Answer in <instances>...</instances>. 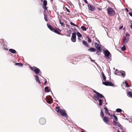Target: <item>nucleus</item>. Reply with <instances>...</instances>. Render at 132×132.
Returning a JSON list of instances; mask_svg holds the SVG:
<instances>
[{
    "mask_svg": "<svg viewBox=\"0 0 132 132\" xmlns=\"http://www.w3.org/2000/svg\"><path fill=\"white\" fill-rule=\"evenodd\" d=\"M89 9V11L88 12H89V10L92 11H94L95 10V9Z\"/></svg>",
    "mask_w": 132,
    "mask_h": 132,
    "instance_id": "79ce46f5",
    "label": "nucleus"
},
{
    "mask_svg": "<svg viewBox=\"0 0 132 132\" xmlns=\"http://www.w3.org/2000/svg\"><path fill=\"white\" fill-rule=\"evenodd\" d=\"M103 97L105 98L104 96L102 94L98 93L97 95L94 94L93 95V98L95 101H98L100 98Z\"/></svg>",
    "mask_w": 132,
    "mask_h": 132,
    "instance_id": "f03ea898",
    "label": "nucleus"
},
{
    "mask_svg": "<svg viewBox=\"0 0 132 132\" xmlns=\"http://www.w3.org/2000/svg\"><path fill=\"white\" fill-rule=\"evenodd\" d=\"M123 45L121 48V50L123 51H125L126 50V48L125 46V45Z\"/></svg>",
    "mask_w": 132,
    "mask_h": 132,
    "instance_id": "cd10ccee",
    "label": "nucleus"
},
{
    "mask_svg": "<svg viewBox=\"0 0 132 132\" xmlns=\"http://www.w3.org/2000/svg\"><path fill=\"white\" fill-rule=\"evenodd\" d=\"M122 129V132H125V131L123 130V129H122V128H121Z\"/></svg>",
    "mask_w": 132,
    "mask_h": 132,
    "instance_id": "864d4df0",
    "label": "nucleus"
},
{
    "mask_svg": "<svg viewBox=\"0 0 132 132\" xmlns=\"http://www.w3.org/2000/svg\"><path fill=\"white\" fill-rule=\"evenodd\" d=\"M123 27V26H121L120 27L119 29H122Z\"/></svg>",
    "mask_w": 132,
    "mask_h": 132,
    "instance_id": "8fccbe9b",
    "label": "nucleus"
},
{
    "mask_svg": "<svg viewBox=\"0 0 132 132\" xmlns=\"http://www.w3.org/2000/svg\"><path fill=\"white\" fill-rule=\"evenodd\" d=\"M99 11H101L102 10V9H98Z\"/></svg>",
    "mask_w": 132,
    "mask_h": 132,
    "instance_id": "bf43d9fd",
    "label": "nucleus"
},
{
    "mask_svg": "<svg viewBox=\"0 0 132 132\" xmlns=\"http://www.w3.org/2000/svg\"><path fill=\"white\" fill-rule=\"evenodd\" d=\"M118 132H120V131L119 130H118Z\"/></svg>",
    "mask_w": 132,
    "mask_h": 132,
    "instance_id": "e2e57ef3",
    "label": "nucleus"
},
{
    "mask_svg": "<svg viewBox=\"0 0 132 132\" xmlns=\"http://www.w3.org/2000/svg\"><path fill=\"white\" fill-rule=\"evenodd\" d=\"M104 54L105 56L108 57V59H111V56L110 52L107 50L104 51Z\"/></svg>",
    "mask_w": 132,
    "mask_h": 132,
    "instance_id": "423d86ee",
    "label": "nucleus"
},
{
    "mask_svg": "<svg viewBox=\"0 0 132 132\" xmlns=\"http://www.w3.org/2000/svg\"><path fill=\"white\" fill-rule=\"evenodd\" d=\"M117 69L116 70V71H117Z\"/></svg>",
    "mask_w": 132,
    "mask_h": 132,
    "instance_id": "0e129e2a",
    "label": "nucleus"
},
{
    "mask_svg": "<svg viewBox=\"0 0 132 132\" xmlns=\"http://www.w3.org/2000/svg\"><path fill=\"white\" fill-rule=\"evenodd\" d=\"M45 92H50V90L48 88V87L46 86L45 88Z\"/></svg>",
    "mask_w": 132,
    "mask_h": 132,
    "instance_id": "5701e85b",
    "label": "nucleus"
},
{
    "mask_svg": "<svg viewBox=\"0 0 132 132\" xmlns=\"http://www.w3.org/2000/svg\"><path fill=\"white\" fill-rule=\"evenodd\" d=\"M95 46L97 50L101 49V46L99 44L96 43H95Z\"/></svg>",
    "mask_w": 132,
    "mask_h": 132,
    "instance_id": "ddd939ff",
    "label": "nucleus"
},
{
    "mask_svg": "<svg viewBox=\"0 0 132 132\" xmlns=\"http://www.w3.org/2000/svg\"><path fill=\"white\" fill-rule=\"evenodd\" d=\"M44 15V19L46 21H48V19H47V17L48 16L45 15Z\"/></svg>",
    "mask_w": 132,
    "mask_h": 132,
    "instance_id": "f704fd0d",
    "label": "nucleus"
},
{
    "mask_svg": "<svg viewBox=\"0 0 132 132\" xmlns=\"http://www.w3.org/2000/svg\"><path fill=\"white\" fill-rule=\"evenodd\" d=\"M100 116L102 117L104 116V114L102 112V110H101Z\"/></svg>",
    "mask_w": 132,
    "mask_h": 132,
    "instance_id": "2f4dec72",
    "label": "nucleus"
},
{
    "mask_svg": "<svg viewBox=\"0 0 132 132\" xmlns=\"http://www.w3.org/2000/svg\"><path fill=\"white\" fill-rule=\"evenodd\" d=\"M108 13L110 16H112L115 15V12L113 9H107Z\"/></svg>",
    "mask_w": 132,
    "mask_h": 132,
    "instance_id": "39448f33",
    "label": "nucleus"
},
{
    "mask_svg": "<svg viewBox=\"0 0 132 132\" xmlns=\"http://www.w3.org/2000/svg\"><path fill=\"white\" fill-rule=\"evenodd\" d=\"M119 71L117 72L118 75H120V73H119Z\"/></svg>",
    "mask_w": 132,
    "mask_h": 132,
    "instance_id": "3c124183",
    "label": "nucleus"
},
{
    "mask_svg": "<svg viewBox=\"0 0 132 132\" xmlns=\"http://www.w3.org/2000/svg\"><path fill=\"white\" fill-rule=\"evenodd\" d=\"M34 77L35 78V80H36V81L37 82H38V83L39 84H40L41 82L39 80L38 76L36 75V76H34Z\"/></svg>",
    "mask_w": 132,
    "mask_h": 132,
    "instance_id": "4468645a",
    "label": "nucleus"
},
{
    "mask_svg": "<svg viewBox=\"0 0 132 132\" xmlns=\"http://www.w3.org/2000/svg\"><path fill=\"white\" fill-rule=\"evenodd\" d=\"M129 15H130V16H131V17H132V13H131V12H129Z\"/></svg>",
    "mask_w": 132,
    "mask_h": 132,
    "instance_id": "de8ad7c7",
    "label": "nucleus"
},
{
    "mask_svg": "<svg viewBox=\"0 0 132 132\" xmlns=\"http://www.w3.org/2000/svg\"><path fill=\"white\" fill-rule=\"evenodd\" d=\"M93 91L94 93H95L96 94H95L96 95H97L98 93V92L96 91L95 90H93Z\"/></svg>",
    "mask_w": 132,
    "mask_h": 132,
    "instance_id": "37998d69",
    "label": "nucleus"
},
{
    "mask_svg": "<svg viewBox=\"0 0 132 132\" xmlns=\"http://www.w3.org/2000/svg\"><path fill=\"white\" fill-rule=\"evenodd\" d=\"M47 26L48 27V28L51 30L52 31H53L54 30V28H53L52 27V26H51V25L49 24H47Z\"/></svg>",
    "mask_w": 132,
    "mask_h": 132,
    "instance_id": "dca6fc26",
    "label": "nucleus"
},
{
    "mask_svg": "<svg viewBox=\"0 0 132 132\" xmlns=\"http://www.w3.org/2000/svg\"><path fill=\"white\" fill-rule=\"evenodd\" d=\"M39 122L41 125H44L46 122V120L45 118H41L39 120Z\"/></svg>",
    "mask_w": 132,
    "mask_h": 132,
    "instance_id": "9d476101",
    "label": "nucleus"
},
{
    "mask_svg": "<svg viewBox=\"0 0 132 132\" xmlns=\"http://www.w3.org/2000/svg\"><path fill=\"white\" fill-rule=\"evenodd\" d=\"M102 51V49H100V50H98L96 52V54L98 55H99V53H100V52Z\"/></svg>",
    "mask_w": 132,
    "mask_h": 132,
    "instance_id": "7c9ffc66",
    "label": "nucleus"
},
{
    "mask_svg": "<svg viewBox=\"0 0 132 132\" xmlns=\"http://www.w3.org/2000/svg\"><path fill=\"white\" fill-rule=\"evenodd\" d=\"M46 100L47 103L49 104H50L51 103V101H52L53 100L51 96H49L46 97Z\"/></svg>",
    "mask_w": 132,
    "mask_h": 132,
    "instance_id": "6e6552de",
    "label": "nucleus"
},
{
    "mask_svg": "<svg viewBox=\"0 0 132 132\" xmlns=\"http://www.w3.org/2000/svg\"><path fill=\"white\" fill-rule=\"evenodd\" d=\"M125 84L126 85V86L127 87H130V86L127 83V82L126 81H125Z\"/></svg>",
    "mask_w": 132,
    "mask_h": 132,
    "instance_id": "ea45409f",
    "label": "nucleus"
},
{
    "mask_svg": "<svg viewBox=\"0 0 132 132\" xmlns=\"http://www.w3.org/2000/svg\"><path fill=\"white\" fill-rule=\"evenodd\" d=\"M130 27H131V28H132V23H131V25L130 26Z\"/></svg>",
    "mask_w": 132,
    "mask_h": 132,
    "instance_id": "4d7b16f0",
    "label": "nucleus"
},
{
    "mask_svg": "<svg viewBox=\"0 0 132 132\" xmlns=\"http://www.w3.org/2000/svg\"><path fill=\"white\" fill-rule=\"evenodd\" d=\"M30 68L32 70L34 71L36 74L41 76L42 78H44L43 77L41 76L40 75H38V73H39L40 72H41L39 68L35 67H30Z\"/></svg>",
    "mask_w": 132,
    "mask_h": 132,
    "instance_id": "7ed1b4c3",
    "label": "nucleus"
},
{
    "mask_svg": "<svg viewBox=\"0 0 132 132\" xmlns=\"http://www.w3.org/2000/svg\"><path fill=\"white\" fill-rule=\"evenodd\" d=\"M113 122L115 126H117L119 127H120V128H122L123 127L120 124L119 122H117L116 121H115L114 120H113Z\"/></svg>",
    "mask_w": 132,
    "mask_h": 132,
    "instance_id": "9b49d317",
    "label": "nucleus"
},
{
    "mask_svg": "<svg viewBox=\"0 0 132 132\" xmlns=\"http://www.w3.org/2000/svg\"><path fill=\"white\" fill-rule=\"evenodd\" d=\"M16 65H18L20 67H22L23 64L21 63H16L15 64Z\"/></svg>",
    "mask_w": 132,
    "mask_h": 132,
    "instance_id": "a878e982",
    "label": "nucleus"
},
{
    "mask_svg": "<svg viewBox=\"0 0 132 132\" xmlns=\"http://www.w3.org/2000/svg\"><path fill=\"white\" fill-rule=\"evenodd\" d=\"M47 2L46 0H44L43 2V4L44 7V8H47L46 6L47 5Z\"/></svg>",
    "mask_w": 132,
    "mask_h": 132,
    "instance_id": "6ab92c4d",
    "label": "nucleus"
},
{
    "mask_svg": "<svg viewBox=\"0 0 132 132\" xmlns=\"http://www.w3.org/2000/svg\"><path fill=\"white\" fill-rule=\"evenodd\" d=\"M9 51L10 52L13 54H15L17 53V52L15 50L13 49H9Z\"/></svg>",
    "mask_w": 132,
    "mask_h": 132,
    "instance_id": "f3484780",
    "label": "nucleus"
},
{
    "mask_svg": "<svg viewBox=\"0 0 132 132\" xmlns=\"http://www.w3.org/2000/svg\"><path fill=\"white\" fill-rule=\"evenodd\" d=\"M127 94L130 97H132V94L131 92L128 91Z\"/></svg>",
    "mask_w": 132,
    "mask_h": 132,
    "instance_id": "c756f323",
    "label": "nucleus"
},
{
    "mask_svg": "<svg viewBox=\"0 0 132 132\" xmlns=\"http://www.w3.org/2000/svg\"><path fill=\"white\" fill-rule=\"evenodd\" d=\"M58 19H59V23H60V24L61 25V26L62 27H65V25L64 24V23L63 22H61V20L60 19H59V18H58Z\"/></svg>",
    "mask_w": 132,
    "mask_h": 132,
    "instance_id": "aec40b11",
    "label": "nucleus"
},
{
    "mask_svg": "<svg viewBox=\"0 0 132 132\" xmlns=\"http://www.w3.org/2000/svg\"><path fill=\"white\" fill-rule=\"evenodd\" d=\"M102 84L106 86H113L114 84L112 82L109 81H106L105 82H103Z\"/></svg>",
    "mask_w": 132,
    "mask_h": 132,
    "instance_id": "1a4fd4ad",
    "label": "nucleus"
},
{
    "mask_svg": "<svg viewBox=\"0 0 132 132\" xmlns=\"http://www.w3.org/2000/svg\"><path fill=\"white\" fill-rule=\"evenodd\" d=\"M117 73H116V72H114V74L115 75H117Z\"/></svg>",
    "mask_w": 132,
    "mask_h": 132,
    "instance_id": "13d9d810",
    "label": "nucleus"
},
{
    "mask_svg": "<svg viewBox=\"0 0 132 132\" xmlns=\"http://www.w3.org/2000/svg\"><path fill=\"white\" fill-rule=\"evenodd\" d=\"M87 38L88 39V41L89 43H90L91 42V39L88 37H87Z\"/></svg>",
    "mask_w": 132,
    "mask_h": 132,
    "instance_id": "4c0bfd02",
    "label": "nucleus"
},
{
    "mask_svg": "<svg viewBox=\"0 0 132 132\" xmlns=\"http://www.w3.org/2000/svg\"><path fill=\"white\" fill-rule=\"evenodd\" d=\"M125 9L126 10L127 12H129L128 9Z\"/></svg>",
    "mask_w": 132,
    "mask_h": 132,
    "instance_id": "6e6d98bb",
    "label": "nucleus"
},
{
    "mask_svg": "<svg viewBox=\"0 0 132 132\" xmlns=\"http://www.w3.org/2000/svg\"><path fill=\"white\" fill-rule=\"evenodd\" d=\"M81 28L84 31H85L86 30V27L84 26H81Z\"/></svg>",
    "mask_w": 132,
    "mask_h": 132,
    "instance_id": "bb28decb",
    "label": "nucleus"
},
{
    "mask_svg": "<svg viewBox=\"0 0 132 132\" xmlns=\"http://www.w3.org/2000/svg\"><path fill=\"white\" fill-rule=\"evenodd\" d=\"M90 61L92 62H94V60H92L91 59H90Z\"/></svg>",
    "mask_w": 132,
    "mask_h": 132,
    "instance_id": "5fc2aeb1",
    "label": "nucleus"
},
{
    "mask_svg": "<svg viewBox=\"0 0 132 132\" xmlns=\"http://www.w3.org/2000/svg\"><path fill=\"white\" fill-rule=\"evenodd\" d=\"M77 35L78 37H82L81 34L78 32H77Z\"/></svg>",
    "mask_w": 132,
    "mask_h": 132,
    "instance_id": "c85d7f7f",
    "label": "nucleus"
},
{
    "mask_svg": "<svg viewBox=\"0 0 132 132\" xmlns=\"http://www.w3.org/2000/svg\"><path fill=\"white\" fill-rule=\"evenodd\" d=\"M126 120H129V119L128 118H126Z\"/></svg>",
    "mask_w": 132,
    "mask_h": 132,
    "instance_id": "680f3d73",
    "label": "nucleus"
},
{
    "mask_svg": "<svg viewBox=\"0 0 132 132\" xmlns=\"http://www.w3.org/2000/svg\"><path fill=\"white\" fill-rule=\"evenodd\" d=\"M95 50V49L93 47H91L88 49V51L90 52H94Z\"/></svg>",
    "mask_w": 132,
    "mask_h": 132,
    "instance_id": "a211bd4d",
    "label": "nucleus"
},
{
    "mask_svg": "<svg viewBox=\"0 0 132 132\" xmlns=\"http://www.w3.org/2000/svg\"><path fill=\"white\" fill-rule=\"evenodd\" d=\"M66 9L67 10V12H69V13L70 12V11L69 10H68V9Z\"/></svg>",
    "mask_w": 132,
    "mask_h": 132,
    "instance_id": "603ef678",
    "label": "nucleus"
},
{
    "mask_svg": "<svg viewBox=\"0 0 132 132\" xmlns=\"http://www.w3.org/2000/svg\"><path fill=\"white\" fill-rule=\"evenodd\" d=\"M113 116L114 117V119L116 121H117L118 120V118L117 116H116L115 115H114V113L113 114Z\"/></svg>",
    "mask_w": 132,
    "mask_h": 132,
    "instance_id": "e433bc0d",
    "label": "nucleus"
},
{
    "mask_svg": "<svg viewBox=\"0 0 132 132\" xmlns=\"http://www.w3.org/2000/svg\"><path fill=\"white\" fill-rule=\"evenodd\" d=\"M84 1V2L86 3V4H88V2H87V0H83Z\"/></svg>",
    "mask_w": 132,
    "mask_h": 132,
    "instance_id": "a18cd8bd",
    "label": "nucleus"
},
{
    "mask_svg": "<svg viewBox=\"0 0 132 132\" xmlns=\"http://www.w3.org/2000/svg\"><path fill=\"white\" fill-rule=\"evenodd\" d=\"M88 8H94L93 5H92L90 4H88Z\"/></svg>",
    "mask_w": 132,
    "mask_h": 132,
    "instance_id": "473e14b6",
    "label": "nucleus"
},
{
    "mask_svg": "<svg viewBox=\"0 0 132 132\" xmlns=\"http://www.w3.org/2000/svg\"><path fill=\"white\" fill-rule=\"evenodd\" d=\"M53 32H55L57 34H60V33L58 31H57L56 30L54 29V31H53Z\"/></svg>",
    "mask_w": 132,
    "mask_h": 132,
    "instance_id": "c9c22d12",
    "label": "nucleus"
},
{
    "mask_svg": "<svg viewBox=\"0 0 132 132\" xmlns=\"http://www.w3.org/2000/svg\"><path fill=\"white\" fill-rule=\"evenodd\" d=\"M70 23L71 25H73L75 26H77V27H78V26H77L74 23H73L72 22H70Z\"/></svg>",
    "mask_w": 132,
    "mask_h": 132,
    "instance_id": "58836bf2",
    "label": "nucleus"
},
{
    "mask_svg": "<svg viewBox=\"0 0 132 132\" xmlns=\"http://www.w3.org/2000/svg\"><path fill=\"white\" fill-rule=\"evenodd\" d=\"M102 75L103 77V79L104 80V81H106V77L105 75H104V73L103 72H102Z\"/></svg>",
    "mask_w": 132,
    "mask_h": 132,
    "instance_id": "b1692460",
    "label": "nucleus"
},
{
    "mask_svg": "<svg viewBox=\"0 0 132 132\" xmlns=\"http://www.w3.org/2000/svg\"><path fill=\"white\" fill-rule=\"evenodd\" d=\"M119 73H120V74L123 77H125V76L126 74L125 72L123 71H119Z\"/></svg>",
    "mask_w": 132,
    "mask_h": 132,
    "instance_id": "412c9836",
    "label": "nucleus"
},
{
    "mask_svg": "<svg viewBox=\"0 0 132 132\" xmlns=\"http://www.w3.org/2000/svg\"><path fill=\"white\" fill-rule=\"evenodd\" d=\"M59 108L60 107L58 106L55 107L56 109H57L56 111L57 112L60 114L62 116H65V117L67 118V114L66 113L65 111L62 109H60Z\"/></svg>",
    "mask_w": 132,
    "mask_h": 132,
    "instance_id": "f257e3e1",
    "label": "nucleus"
},
{
    "mask_svg": "<svg viewBox=\"0 0 132 132\" xmlns=\"http://www.w3.org/2000/svg\"><path fill=\"white\" fill-rule=\"evenodd\" d=\"M71 41L73 42H75L76 41V33L74 32L72 33V36L71 38Z\"/></svg>",
    "mask_w": 132,
    "mask_h": 132,
    "instance_id": "0eeeda50",
    "label": "nucleus"
},
{
    "mask_svg": "<svg viewBox=\"0 0 132 132\" xmlns=\"http://www.w3.org/2000/svg\"><path fill=\"white\" fill-rule=\"evenodd\" d=\"M113 114H111V117H112V116H113Z\"/></svg>",
    "mask_w": 132,
    "mask_h": 132,
    "instance_id": "052dcab7",
    "label": "nucleus"
},
{
    "mask_svg": "<svg viewBox=\"0 0 132 132\" xmlns=\"http://www.w3.org/2000/svg\"><path fill=\"white\" fill-rule=\"evenodd\" d=\"M3 50H8V49L7 48H6L5 47H3Z\"/></svg>",
    "mask_w": 132,
    "mask_h": 132,
    "instance_id": "c03bdc74",
    "label": "nucleus"
},
{
    "mask_svg": "<svg viewBox=\"0 0 132 132\" xmlns=\"http://www.w3.org/2000/svg\"><path fill=\"white\" fill-rule=\"evenodd\" d=\"M82 43L84 45L86 46L87 47H89L86 41L84 40H83L82 41Z\"/></svg>",
    "mask_w": 132,
    "mask_h": 132,
    "instance_id": "4be33fe9",
    "label": "nucleus"
},
{
    "mask_svg": "<svg viewBox=\"0 0 132 132\" xmlns=\"http://www.w3.org/2000/svg\"><path fill=\"white\" fill-rule=\"evenodd\" d=\"M45 10L44 11V15L48 16L49 13L48 12L47 9H44Z\"/></svg>",
    "mask_w": 132,
    "mask_h": 132,
    "instance_id": "f8f14e48",
    "label": "nucleus"
},
{
    "mask_svg": "<svg viewBox=\"0 0 132 132\" xmlns=\"http://www.w3.org/2000/svg\"><path fill=\"white\" fill-rule=\"evenodd\" d=\"M104 109L105 110V111L108 110L107 108L106 107H105L104 108Z\"/></svg>",
    "mask_w": 132,
    "mask_h": 132,
    "instance_id": "49530a36",
    "label": "nucleus"
},
{
    "mask_svg": "<svg viewBox=\"0 0 132 132\" xmlns=\"http://www.w3.org/2000/svg\"><path fill=\"white\" fill-rule=\"evenodd\" d=\"M105 113L107 115L108 114L109 115H110V113H109L108 110H106L105 111Z\"/></svg>",
    "mask_w": 132,
    "mask_h": 132,
    "instance_id": "a19ab883",
    "label": "nucleus"
},
{
    "mask_svg": "<svg viewBox=\"0 0 132 132\" xmlns=\"http://www.w3.org/2000/svg\"><path fill=\"white\" fill-rule=\"evenodd\" d=\"M122 110L120 109H117L116 110V111L117 112H121Z\"/></svg>",
    "mask_w": 132,
    "mask_h": 132,
    "instance_id": "72a5a7b5",
    "label": "nucleus"
},
{
    "mask_svg": "<svg viewBox=\"0 0 132 132\" xmlns=\"http://www.w3.org/2000/svg\"><path fill=\"white\" fill-rule=\"evenodd\" d=\"M103 121L106 123L109 120V118L106 117H104L103 119Z\"/></svg>",
    "mask_w": 132,
    "mask_h": 132,
    "instance_id": "2eb2a0df",
    "label": "nucleus"
},
{
    "mask_svg": "<svg viewBox=\"0 0 132 132\" xmlns=\"http://www.w3.org/2000/svg\"><path fill=\"white\" fill-rule=\"evenodd\" d=\"M45 80H46L44 82V85H45L47 83V81L46 79H45Z\"/></svg>",
    "mask_w": 132,
    "mask_h": 132,
    "instance_id": "09e8293b",
    "label": "nucleus"
},
{
    "mask_svg": "<svg viewBox=\"0 0 132 132\" xmlns=\"http://www.w3.org/2000/svg\"><path fill=\"white\" fill-rule=\"evenodd\" d=\"M98 100V101L99 102V105L100 106H101L102 104L103 100L99 99Z\"/></svg>",
    "mask_w": 132,
    "mask_h": 132,
    "instance_id": "393cba45",
    "label": "nucleus"
},
{
    "mask_svg": "<svg viewBox=\"0 0 132 132\" xmlns=\"http://www.w3.org/2000/svg\"><path fill=\"white\" fill-rule=\"evenodd\" d=\"M108 8L110 9V8H110V7H109Z\"/></svg>",
    "mask_w": 132,
    "mask_h": 132,
    "instance_id": "69168bd1",
    "label": "nucleus"
},
{
    "mask_svg": "<svg viewBox=\"0 0 132 132\" xmlns=\"http://www.w3.org/2000/svg\"><path fill=\"white\" fill-rule=\"evenodd\" d=\"M126 36L124 39L123 42V45H126L128 42L129 40V36L130 35L128 34H126L125 35Z\"/></svg>",
    "mask_w": 132,
    "mask_h": 132,
    "instance_id": "20e7f679",
    "label": "nucleus"
}]
</instances>
